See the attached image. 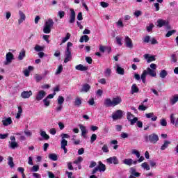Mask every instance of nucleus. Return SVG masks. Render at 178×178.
<instances>
[{
	"mask_svg": "<svg viewBox=\"0 0 178 178\" xmlns=\"http://www.w3.org/2000/svg\"><path fill=\"white\" fill-rule=\"evenodd\" d=\"M168 22L166 20H163V19H161L157 20V26L158 27H160V28L163 27V26H168Z\"/></svg>",
	"mask_w": 178,
	"mask_h": 178,
	"instance_id": "17",
	"label": "nucleus"
},
{
	"mask_svg": "<svg viewBox=\"0 0 178 178\" xmlns=\"http://www.w3.org/2000/svg\"><path fill=\"white\" fill-rule=\"evenodd\" d=\"M41 137L44 140H49V135L47 134V132L44 131L40 130V131Z\"/></svg>",
	"mask_w": 178,
	"mask_h": 178,
	"instance_id": "31",
	"label": "nucleus"
},
{
	"mask_svg": "<svg viewBox=\"0 0 178 178\" xmlns=\"http://www.w3.org/2000/svg\"><path fill=\"white\" fill-rule=\"evenodd\" d=\"M54 20L51 18L47 20L46 22L44 23V26L51 29H52V27H54Z\"/></svg>",
	"mask_w": 178,
	"mask_h": 178,
	"instance_id": "23",
	"label": "nucleus"
},
{
	"mask_svg": "<svg viewBox=\"0 0 178 178\" xmlns=\"http://www.w3.org/2000/svg\"><path fill=\"white\" fill-rule=\"evenodd\" d=\"M34 49L36 52H42V51H44V47L40 46V44H36Z\"/></svg>",
	"mask_w": 178,
	"mask_h": 178,
	"instance_id": "32",
	"label": "nucleus"
},
{
	"mask_svg": "<svg viewBox=\"0 0 178 178\" xmlns=\"http://www.w3.org/2000/svg\"><path fill=\"white\" fill-rule=\"evenodd\" d=\"M129 173L130 175H131L132 176H134L135 177H140V176H141V174H140V172H137V171L136 170V168H130Z\"/></svg>",
	"mask_w": 178,
	"mask_h": 178,
	"instance_id": "18",
	"label": "nucleus"
},
{
	"mask_svg": "<svg viewBox=\"0 0 178 178\" xmlns=\"http://www.w3.org/2000/svg\"><path fill=\"white\" fill-rule=\"evenodd\" d=\"M139 89L138 87H137L136 84H133L131 88V94H136L138 92Z\"/></svg>",
	"mask_w": 178,
	"mask_h": 178,
	"instance_id": "28",
	"label": "nucleus"
},
{
	"mask_svg": "<svg viewBox=\"0 0 178 178\" xmlns=\"http://www.w3.org/2000/svg\"><path fill=\"white\" fill-rule=\"evenodd\" d=\"M79 129L81 131V136L83 138H86V134H87V133H88V131H87V128L86 127H84L83 124H79Z\"/></svg>",
	"mask_w": 178,
	"mask_h": 178,
	"instance_id": "14",
	"label": "nucleus"
},
{
	"mask_svg": "<svg viewBox=\"0 0 178 178\" xmlns=\"http://www.w3.org/2000/svg\"><path fill=\"white\" fill-rule=\"evenodd\" d=\"M160 124L161 126H163L164 127H166V126H168V122H166V120H165L164 118H162L160 120Z\"/></svg>",
	"mask_w": 178,
	"mask_h": 178,
	"instance_id": "50",
	"label": "nucleus"
},
{
	"mask_svg": "<svg viewBox=\"0 0 178 178\" xmlns=\"http://www.w3.org/2000/svg\"><path fill=\"white\" fill-rule=\"evenodd\" d=\"M145 118L147 119H151L152 122H156L158 117L154 115V113H149L145 114Z\"/></svg>",
	"mask_w": 178,
	"mask_h": 178,
	"instance_id": "13",
	"label": "nucleus"
},
{
	"mask_svg": "<svg viewBox=\"0 0 178 178\" xmlns=\"http://www.w3.org/2000/svg\"><path fill=\"white\" fill-rule=\"evenodd\" d=\"M120 104H122V97L119 96L113 97L112 100H111V99L109 98H107L104 100V105L105 106H107V108H109L111 106H116Z\"/></svg>",
	"mask_w": 178,
	"mask_h": 178,
	"instance_id": "1",
	"label": "nucleus"
},
{
	"mask_svg": "<svg viewBox=\"0 0 178 178\" xmlns=\"http://www.w3.org/2000/svg\"><path fill=\"white\" fill-rule=\"evenodd\" d=\"M90 40V38H88V35H83V36L80 38L79 42H84V41H85V42H88V40Z\"/></svg>",
	"mask_w": 178,
	"mask_h": 178,
	"instance_id": "34",
	"label": "nucleus"
},
{
	"mask_svg": "<svg viewBox=\"0 0 178 178\" xmlns=\"http://www.w3.org/2000/svg\"><path fill=\"white\" fill-rule=\"evenodd\" d=\"M58 16L60 19H63V17H65V11H58Z\"/></svg>",
	"mask_w": 178,
	"mask_h": 178,
	"instance_id": "58",
	"label": "nucleus"
},
{
	"mask_svg": "<svg viewBox=\"0 0 178 178\" xmlns=\"http://www.w3.org/2000/svg\"><path fill=\"white\" fill-rule=\"evenodd\" d=\"M88 104L89 105H90L91 106H92L93 105L95 104V102L94 101V98H91L89 99V101H88Z\"/></svg>",
	"mask_w": 178,
	"mask_h": 178,
	"instance_id": "63",
	"label": "nucleus"
},
{
	"mask_svg": "<svg viewBox=\"0 0 178 178\" xmlns=\"http://www.w3.org/2000/svg\"><path fill=\"white\" fill-rule=\"evenodd\" d=\"M26 58V50L24 49H22L18 56V60H23Z\"/></svg>",
	"mask_w": 178,
	"mask_h": 178,
	"instance_id": "24",
	"label": "nucleus"
},
{
	"mask_svg": "<svg viewBox=\"0 0 178 178\" xmlns=\"http://www.w3.org/2000/svg\"><path fill=\"white\" fill-rule=\"evenodd\" d=\"M170 121L171 124H175L176 123V119H177V118H176V117H175V114H171L170 115Z\"/></svg>",
	"mask_w": 178,
	"mask_h": 178,
	"instance_id": "40",
	"label": "nucleus"
},
{
	"mask_svg": "<svg viewBox=\"0 0 178 178\" xmlns=\"http://www.w3.org/2000/svg\"><path fill=\"white\" fill-rule=\"evenodd\" d=\"M61 140H65V138H69L70 136L68 134H61Z\"/></svg>",
	"mask_w": 178,
	"mask_h": 178,
	"instance_id": "56",
	"label": "nucleus"
},
{
	"mask_svg": "<svg viewBox=\"0 0 178 178\" xmlns=\"http://www.w3.org/2000/svg\"><path fill=\"white\" fill-rule=\"evenodd\" d=\"M80 162H83V157L81 156L78 157V159L74 161V163L77 165L78 163H80Z\"/></svg>",
	"mask_w": 178,
	"mask_h": 178,
	"instance_id": "61",
	"label": "nucleus"
},
{
	"mask_svg": "<svg viewBox=\"0 0 178 178\" xmlns=\"http://www.w3.org/2000/svg\"><path fill=\"white\" fill-rule=\"evenodd\" d=\"M99 165L97 166L99 172H105L106 170V166L105 164L102 163L101 161L98 162Z\"/></svg>",
	"mask_w": 178,
	"mask_h": 178,
	"instance_id": "19",
	"label": "nucleus"
},
{
	"mask_svg": "<svg viewBox=\"0 0 178 178\" xmlns=\"http://www.w3.org/2000/svg\"><path fill=\"white\" fill-rule=\"evenodd\" d=\"M116 72L118 74L123 76V74H124V69L122 68V67L119 66V65H117Z\"/></svg>",
	"mask_w": 178,
	"mask_h": 178,
	"instance_id": "29",
	"label": "nucleus"
},
{
	"mask_svg": "<svg viewBox=\"0 0 178 178\" xmlns=\"http://www.w3.org/2000/svg\"><path fill=\"white\" fill-rule=\"evenodd\" d=\"M15 60V56L12 52H8L6 55V60L3 62V65L5 66H8L12 63L13 60Z\"/></svg>",
	"mask_w": 178,
	"mask_h": 178,
	"instance_id": "4",
	"label": "nucleus"
},
{
	"mask_svg": "<svg viewBox=\"0 0 178 178\" xmlns=\"http://www.w3.org/2000/svg\"><path fill=\"white\" fill-rule=\"evenodd\" d=\"M19 19H18V24H22L24 20H26V15L24 14L23 11L19 10Z\"/></svg>",
	"mask_w": 178,
	"mask_h": 178,
	"instance_id": "16",
	"label": "nucleus"
},
{
	"mask_svg": "<svg viewBox=\"0 0 178 178\" xmlns=\"http://www.w3.org/2000/svg\"><path fill=\"white\" fill-rule=\"evenodd\" d=\"M95 140H97V134H93L91 137H90V143L91 144H92V143H94V141H95Z\"/></svg>",
	"mask_w": 178,
	"mask_h": 178,
	"instance_id": "55",
	"label": "nucleus"
},
{
	"mask_svg": "<svg viewBox=\"0 0 178 178\" xmlns=\"http://www.w3.org/2000/svg\"><path fill=\"white\" fill-rule=\"evenodd\" d=\"M34 67L33 66H29L28 69L25 70L24 71V74L26 77H29V76H30V72H31V70H33Z\"/></svg>",
	"mask_w": 178,
	"mask_h": 178,
	"instance_id": "25",
	"label": "nucleus"
},
{
	"mask_svg": "<svg viewBox=\"0 0 178 178\" xmlns=\"http://www.w3.org/2000/svg\"><path fill=\"white\" fill-rule=\"evenodd\" d=\"M175 33H176V30H171V31H169L166 35H165V37L167 38H169V37L173 35V34H175Z\"/></svg>",
	"mask_w": 178,
	"mask_h": 178,
	"instance_id": "46",
	"label": "nucleus"
},
{
	"mask_svg": "<svg viewBox=\"0 0 178 178\" xmlns=\"http://www.w3.org/2000/svg\"><path fill=\"white\" fill-rule=\"evenodd\" d=\"M147 108H148V107L144 106V104L140 105L138 106V110L139 111H147Z\"/></svg>",
	"mask_w": 178,
	"mask_h": 178,
	"instance_id": "59",
	"label": "nucleus"
},
{
	"mask_svg": "<svg viewBox=\"0 0 178 178\" xmlns=\"http://www.w3.org/2000/svg\"><path fill=\"white\" fill-rule=\"evenodd\" d=\"M70 39V33H67L66 36L65 38H63L62 43L65 44L67 40Z\"/></svg>",
	"mask_w": 178,
	"mask_h": 178,
	"instance_id": "44",
	"label": "nucleus"
},
{
	"mask_svg": "<svg viewBox=\"0 0 178 178\" xmlns=\"http://www.w3.org/2000/svg\"><path fill=\"white\" fill-rule=\"evenodd\" d=\"M147 74H149V76H151V77H156V72L154 70H152L149 67H147L146 70H145L140 76V79L143 81V83H145V79H147Z\"/></svg>",
	"mask_w": 178,
	"mask_h": 178,
	"instance_id": "2",
	"label": "nucleus"
},
{
	"mask_svg": "<svg viewBox=\"0 0 178 178\" xmlns=\"http://www.w3.org/2000/svg\"><path fill=\"white\" fill-rule=\"evenodd\" d=\"M132 154L134 155H136L137 156V158H140V152L139 151H137L136 149H133L132 150Z\"/></svg>",
	"mask_w": 178,
	"mask_h": 178,
	"instance_id": "60",
	"label": "nucleus"
},
{
	"mask_svg": "<svg viewBox=\"0 0 178 178\" xmlns=\"http://www.w3.org/2000/svg\"><path fill=\"white\" fill-rule=\"evenodd\" d=\"M159 76H160L161 79H165L166 77V76H168V72H166V70H163L160 72Z\"/></svg>",
	"mask_w": 178,
	"mask_h": 178,
	"instance_id": "38",
	"label": "nucleus"
},
{
	"mask_svg": "<svg viewBox=\"0 0 178 178\" xmlns=\"http://www.w3.org/2000/svg\"><path fill=\"white\" fill-rule=\"evenodd\" d=\"M117 26L118 27H124V25L123 24V22L121 21V19H119L118 22L116 23Z\"/></svg>",
	"mask_w": 178,
	"mask_h": 178,
	"instance_id": "64",
	"label": "nucleus"
},
{
	"mask_svg": "<svg viewBox=\"0 0 178 178\" xmlns=\"http://www.w3.org/2000/svg\"><path fill=\"white\" fill-rule=\"evenodd\" d=\"M57 101L58 105H63V103L65 102V98L63 96H58Z\"/></svg>",
	"mask_w": 178,
	"mask_h": 178,
	"instance_id": "37",
	"label": "nucleus"
},
{
	"mask_svg": "<svg viewBox=\"0 0 178 178\" xmlns=\"http://www.w3.org/2000/svg\"><path fill=\"white\" fill-rule=\"evenodd\" d=\"M151 40V36L149 35H146L143 38V41L144 44H148Z\"/></svg>",
	"mask_w": 178,
	"mask_h": 178,
	"instance_id": "43",
	"label": "nucleus"
},
{
	"mask_svg": "<svg viewBox=\"0 0 178 178\" xmlns=\"http://www.w3.org/2000/svg\"><path fill=\"white\" fill-rule=\"evenodd\" d=\"M61 149H63L64 154H67V149L66 148L67 145V140L66 139H61Z\"/></svg>",
	"mask_w": 178,
	"mask_h": 178,
	"instance_id": "12",
	"label": "nucleus"
},
{
	"mask_svg": "<svg viewBox=\"0 0 178 178\" xmlns=\"http://www.w3.org/2000/svg\"><path fill=\"white\" fill-rule=\"evenodd\" d=\"M38 170H40V166L38 165H33L31 168V172H38Z\"/></svg>",
	"mask_w": 178,
	"mask_h": 178,
	"instance_id": "51",
	"label": "nucleus"
},
{
	"mask_svg": "<svg viewBox=\"0 0 178 178\" xmlns=\"http://www.w3.org/2000/svg\"><path fill=\"white\" fill-rule=\"evenodd\" d=\"M154 27V24H149V25L147 26V31H148V33L152 31Z\"/></svg>",
	"mask_w": 178,
	"mask_h": 178,
	"instance_id": "54",
	"label": "nucleus"
},
{
	"mask_svg": "<svg viewBox=\"0 0 178 178\" xmlns=\"http://www.w3.org/2000/svg\"><path fill=\"white\" fill-rule=\"evenodd\" d=\"M9 144L12 149H15L16 148H17V147H19V145L16 143V141L9 142Z\"/></svg>",
	"mask_w": 178,
	"mask_h": 178,
	"instance_id": "35",
	"label": "nucleus"
},
{
	"mask_svg": "<svg viewBox=\"0 0 178 178\" xmlns=\"http://www.w3.org/2000/svg\"><path fill=\"white\" fill-rule=\"evenodd\" d=\"M76 21V12H74V10L70 9V21L69 23H74Z\"/></svg>",
	"mask_w": 178,
	"mask_h": 178,
	"instance_id": "10",
	"label": "nucleus"
},
{
	"mask_svg": "<svg viewBox=\"0 0 178 178\" xmlns=\"http://www.w3.org/2000/svg\"><path fill=\"white\" fill-rule=\"evenodd\" d=\"M49 159H51V161H58V155H56V154H49Z\"/></svg>",
	"mask_w": 178,
	"mask_h": 178,
	"instance_id": "36",
	"label": "nucleus"
},
{
	"mask_svg": "<svg viewBox=\"0 0 178 178\" xmlns=\"http://www.w3.org/2000/svg\"><path fill=\"white\" fill-rule=\"evenodd\" d=\"M8 163L10 168H14L15 167V163H13V158L8 157Z\"/></svg>",
	"mask_w": 178,
	"mask_h": 178,
	"instance_id": "41",
	"label": "nucleus"
},
{
	"mask_svg": "<svg viewBox=\"0 0 178 178\" xmlns=\"http://www.w3.org/2000/svg\"><path fill=\"white\" fill-rule=\"evenodd\" d=\"M141 168H143V169H145L146 170H149L151 169L147 162L143 163L141 164Z\"/></svg>",
	"mask_w": 178,
	"mask_h": 178,
	"instance_id": "45",
	"label": "nucleus"
},
{
	"mask_svg": "<svg viewBox=\"0 0 178 178\" xmlns=\"http://www.w3.org/2000/svg\"><path fill=\"white\" fill-rule=\"evenodd\" d=\"M82 103H83V102L81 101V98L76 97L74 102V106H77L79 108V106H81Z\"/></svg>",
	"mask_w": 178,
	"mask_h": 178,
	"instance_id": "26",
	"label": "nucleus"
},
{
	"mask_svg": "<svg viewBox=\"0 0 178 178\" xmlns=\"http://www.w3.org/2000/svg\"><path fill=\"white\" fill-rule=\"evenodd\" d=\"M100 5L102 8H108V6H109V3H108L105 1L100 2Z\"/></svg>",
	"mask_w": 178,
	"mask_h": 178,
	"instance_id": "62",
	"label": "nucleus"
},
{
	"mask_svg": "<svg viewBox=\"0 0 178 178\" xmlns=\"http://www.w3.org/2000/svg\"><path fill=\"white\" fill-rule=\"evenodd\" d=\"M169 144H170V141L165 140L164 143L161 147V151H165V149L169 147Z\"/></svg>",
	"mask_w": 178,
	"mask_h": 178,
	"instance_id": "30",
	"label": "nucleus"
},
{
	"mask_svg": "<svg viewBox=\"0 0 178 178\" xmlns=\"http://www.w3.org/2000/svg\"><path fill=\"white\" fill-rule=\"evenodd\" d=\"M106 162L108 163H113L114 165H119V159H118V157L116 156H113L107 159Z\"/></svg>",
	"mask_w": 178,
	"mask_h": 178,
	"instance_id": "9",
	"label": "nucleus"
},
{
	"mask_svg": "<svg viewBox=\"0 0 178 178\" xmlns=\"http://www.w3.org/2000/svg\"><path fill=\"white\" fill-rule=\"evenodd\" d=\"M123 163H124V165H128V166H131V165H133V159H126L123 161Z\"/></svg>",
	"mask_w": 178,
	"mask_h": 178,
	"instance_id": "33",
	"label": "nucleus"
},
{
	"mask_svg": "<svg viewBox=\"0 0 178 178\" xmlns=\"http://www.w3.org/2000/svg\"><path fill=\"white\" fill-rule=\"evenodd\" d=\"M47 95V92L44 90H40L35 96V101H41L44 99V97Z\"/></svg>",
	"mask_w": 178,
	"mask_h": 178,
	"instance_id": "7",
	"label": "nucleus"
},
{
	"mask_svg": "<svg viewBox=\"0 0 178 178\" xmlns=\"http://www.w3.org/2000/svg\"><path fill=\"white\" fill-rule=\"evenodd\" d=\"M63 71V65H60L56 72V74L58 75V74H60V73H62V72Z\"/></svg>",
	"mask_w": 178,
	"mask_h": 178,
	"instance_id": "49",
	"label": "nucleus"
},
{
	"mask_svg": "<svg viewBox=\"0 0 178 178\" xmlns=\"http://www.w3.org/2000/svg\"><path fill=\"white\" fill-rule=\"evenodd\" d=\"M178 102V95H174L170 99V104L171 105H175V104Z\"/></svg>",
	"mask_w": 178,
	"mask_h": 178,
	"instance_id": "27",
	"label": "nucleus"
},
{
	"mask_svg": "<svg viewBox=\"0 0 178 178\" xmlns=\"http://www.w3.org/2000/svg\"><path fill=\"white\" fill-rule=\"evenodd\" d=\"M91 89V86L88 83H85L82 86L81 89L80 90L81 92H88Z\"/></svg>",
	"mask_w": 178,
	"mask_h": 178,
	"instance_id": "15",
	"label": "nucleus"
},
{
	"mask_svg": "<svg viewBox=\"0 0 178 178\" xmlns=\"http://www.w3.org/2000/svg\"><path fill=\"white\" fill-rule=\"evenodd\" d=\"M31 95H33V91L29 90V91H23L21 93V97L22 98H23L24 99H29L31 97Z\"/></svg>",
	"mask_w": 178,
	"mask_h": 178,
	"instance_id": "8",
	"label": "nucleus"
},
{
	"mask_svg": "<svg viewBox=\"0 0 178 178\" xmlns=\"http://www.w3.org/2000/svg\"><path fill=\"white\" fill-rule=\"evenodd\" d=\"M138 121V118L137 117H135L134 118H131L129 122H131V126H133L135 124V123H137Z\"/></svg>",
	"mask_w": 178,
	"mask_h": 178,
	"instance_id": "48",
	"label": "nucleus"
},
{
	"mask_svg": "<svg viewBox=\"0 0 178 178\" xmlns=\"http://www.w3.org/2000/svg\"><path fill=\"white\" fill-rule=\"evenodd\" d=\"M123 118V111L122 110H118L112 115L113 120H118V119H122Z\"/></svg>",
	"mask_w": 178,
	"mask_h": 178,
	"instance_id": "5",
	"label": "nucleus"
},
{
	"mask_svg": "<svg viewBox=\"0 0 178 178\" xmlns=\"http://www.w3.org/2000/svg\"><path fill=\"white\" fill-rule=\"evenodd\" d=\"M64 56L65 58L64 60V63H67V62H70V60H72V51L65 50Z\"/></svg>",
	"mask_w": 178,
	"mask_h": 178,
	"instance_id": "6",
	"label": "nucleus"
},
{
	"mask_svg": "<svg viewBox=\"0 0 178 178\" xmlns=\"http://www.w3.org/2000/svg\"><path fill=\"white\" fill-rule=\"evenodd\" d=\"M75 69L76 70H79L80 72H86V70H88V67L79 64L75 67Z\"/></svg>",
	"mask_w": 178,
	"mask_h": 178,
	"instance_id": "20",
	"label": "nucleus"
},
{
	"mask_svg": "<svg viewBox=\"0 0 178 178\" xmlns=\"http://www.w3.org/2000/svg\"><path fill=\"white\" fill-rule=\"evenodd\" d=\"M133 118H134V115L131 114V113L130 112H127V119L129 120L133 119Z\"/></svg>",
	"mask_w": 178,
	"mask_h": 178,
	"instance_id": "53",
	"label": "nucleus"
},
{
	"mask_svg": "<svg viewBox=\"0 0 178 178\" xmlns=\"http://www.w3.org/2000/svg\"><path fill=\"white\" fill-rule=\"evenodd\" d=\"M143 56L145 59H147V63H151V62H154V60H155L154 56H150L149 54H145Z\"/></svg>",
	"mask_w": 178,
	"mask_h": 178,
	"instance_id": "21",
	"label": "nucleus"
},
{
	"mask_svg": "<svg viewBox=\"0 0 178 178\" xmlns=\"http://www.w3.org/2000/svg\"><path fill=\"white\" fill-rule=\"evenodd\" d=\"M112 74V70L107 68L105 71H104V74L106 77H111V74Z\"/></svg>",
	"mask_w": 178,
	"mask_h": 178,
	"instance_id": "42",
	"label": "nucleus"
},
{
	"mask_svg": "<svg viewBox=\"0 0 178 178\" xmlns=\"http://www.w3.org/2000/svg\"><path fill=\"white\" fill-rule=\"evenodd\" d=\"M51 28L46 26V25H44L43 33H44V34H49V33H51Z\"/></svg>",
	"mask_w": 178,
	"mask_h": 178,
	"instance_id": "39",
	"label": "nucleus"
},
{
	"mask_svg": "<svg viewBox=\"0 0 178 178\" xmlns=\"http://www.w3.org/2000/svg\"><path fill=\"white\" fill-rule=\"evenodd\" d=\"M43 102L44 106H49L50 102L47 97L43 99Z\"/></svg>",
	"mask_w": 178,
	"mask_h": 178,
	"instance_id": "57",
	"label": "nucleus"
},
{
	"mask_svg": "<svg viewBox=\"0 0 178 178\" xmlns=\"http://www.w3.org/2000/svg\"><path fill=\"white\" fill-rule=\"evenodd\" d=\"M145 140L149 141V143H152V144H156V143L159 141V136H158L156 134H152L145 137Z\"/></svg>",
	"mask_w": 178,
	"mask_h": 178,
	"instance_id": "3",
	"label": "nucleus"
},
{
	"mask_svg": "<svg viewBox=\"0 0 178 178\" xmlns=\"http://www.w3.org/2000/svg\"><path fill=\"white\" fill-rule=\"evenodd\" d=\"M125 44L127 48H130V49L133 48V41L129 36L125 37Z\"/></svg>",
	"mask_w": 178,
	"mask_h": 178,
	"instance_id": "11",
	"label": "nucleus"
},
{
	"mask_svg": "<svg viewBox=\"0 0 178 178\" xmlns=\"http://www.w3.org/2000/svg\"><path fill=\"white\" fill-rule=\"evenodd\" d=\"M102 151L105 153L109 152V149L108 148L107 145H104L103 147H102Z\"/></svg>",
	"mask_w": 178,
	"mask_h": 178,
	"instance_id": "52",
	"label": "nucleus"
},
{
	"mask_svg": "<svg viewBox=\"0 0 178 178\" xmlns=\"http://www.w3.org/2000/svg\"><path fill=\"white\" fill-rule=\"evenodd\" d=\"M34 79L37 81V83H40L42 80V76L40 74H35Z\"/></svg>",
	"mask_w": 178,
	"mask_h": 178,
	"instance_id": "47",
	"label": "nucleus"
},
{
	"mask_svg": "<svg viewBox=\"0 0 178 178\" xmlns=\"http://www.w3.org/2000/svg\"><path fill=\"white\" fill-rule=\"evenodd\" d=\"M2 123L3 126H9V124H12V123H13V121H12V118L9 117L5 120H3Z\"/></svg>",
	"mask_w": 178,
	"mask_h": 178,
	"instance_id": "22",
	"label": "nucleus"
}]
</instances>
